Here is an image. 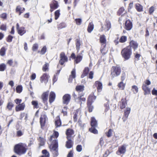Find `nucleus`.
Masks as SVG:
<instances>
[{
    "mask_svg": "<svg viewBox=\"0 0 157 157\" xmlns=\"http://www.w3.org/2000/svg\"><path fill=\"white\" fill-rule=\"evenodd\" d=\"M27 149V146L26 144L20 143L14 145L13 151L17 155H21L25 154L26 153Z\"/></svg>",
    "mask_w": 157,
    "mask_h": 157,
    "instance_id": "obj_1",
    "label": "nucleus"
},
{
    "mask_svg": "<svg viewBox=\"0 0 157 157\" xmlns=\"http://www.w3.org/2000/svg\"><path fill=\"white\" fill-rule=\"evenodd\" d=\"M49 147L53 156H57L58 155V144L57 140H53L52 143L49 145Z\"/></svg>",
    "mask_w": 157,
    "mask_h": 157,
    "instance_id": "obj_2",
    "label": "nucleus"
},
{
    "mask_svg": "<svg viewBox=\"0 0 157 157\" xmlns=\"http://www.w3.org/2000/svg\"><path fill=\"white\" fill-rule=\"evenodd\" d=\"M39 122L41 129H44L48 122V118L45 113L43 112L41 114Z\"/></svg>",
    "mask_w": 157,
    "mask_h": 157,
    "instance_id": "obj_3",
    "label": "nucleus"
},
{
    "mask_svg": "<svg viewBox=\"0 0 157 157\" xmlns=\"http://www.w3.org/2000/svg\"><path fill=\"white\" fill-rule=\"evenodd\" d=\"M121 72V67L118 65L113 66L110 70V75L112 78L117 77L120 75Z\"/></svg>",
    "mask_w": 157,
    "mask_h": 157,
    "instance_id": "obj_4",
    "label": "nucleus"
},
{
    "mask_svg": "<svg viewBox=\"0 0 157 157\" xmlns=\"http://www.w3.org/2000/svg\"><path fill=\"white\" fill-rule=\"evenodd\" d=\"M151 83V82L148 80H146L143 84L142 86V89L144 91V95L150 94V89L148 87V85H150Z\"/></svg>",
    "mask_w": 157,
    "mask_h": 157,
    "instance_id": "obj_5",
    "label": "nucleus"
},
{
    "mask_svg": "<svg viewBox=\"0 0 157 157\" xmlns=\"http://www.w3.org/2000/svg\"><path fill=\"white\" fill-rule=\"evenodd\" d=\"M59 64L61 65H63L65 62L68 61V57L63 52L60 53L59 55Z\"/></svg>",
    "mask_w": 157,
    "mask_h": 157,
    "instance_id": "obj_6",
    "label": "nucleus"
},
{
    "mask_svg": "<svg viewBox=\"0 0 157 157\" xmlns=\"http://www.w3.org/2000/svg\"><path fill=\"white\" fill-rule=\"evenodd\" d=\"M82 56L81 55H78L76 57L75 54L72 53L71 55L70 58L73 59H74V63L76 64H78L80 63L82 60Z\"/></svg>",
    "mask_w": 157,
    "mask_h": 157,
    "instance_id": "obj_7",
    "label": "nucleus"
},
{
    "mask_svg": "<svg viewBox=\"0 0 157 157\" xmlns=\"http://www.w3.org/2000/svg\"><path fill=\"white\" fill-rule=\"evenodd\" d=\"M49 6L50 7V11L51 12H52L59 6L58 2L55 0H52Z\"/></svg>",
    "mask_w": 157,
    "mask_h": 157,
    "instance_id": "obj_8",
    "label": "nucleus"
},
{
    "mask_svg": "<svg viewBox=\"0 0 157 157\" xmlns=\"http://www.w3.org/2000/svg\"><path fill=\"white\" fill-rule=\"evenodd\" d=\"M16 26L17 33L20 36H22L26 33L25 28L23 26L20 27L18 23L17 24Z\"/></svg>",
    "mask_w": 157,
    "mask_h": 157,
    "instance_id": "obj_9",
    "label": "nucleus"
},
{
    "mask_svg": "<svg viewBox=\"0 0 157 157\" xmlns=\"http://www.w3.org/2000/svg\"><path fill=\"white\" fill-rule=\"evenodd\" d=\"M49 91L47 90L45 92L42 94L41 95V98L42 100L43 103L46 105H48V99L49 95Z\"/></svg>",
    "mask_w": 157,
    "mask_h": 157,
    "instance_id": "obj_10",
    "label": "nucleus"
},
{
    "mask_svg": "<svg viewBox=\"0 0 157 157\" xmlns=\"http://www.w3.org/2000/svg\"><path fill=\"white\" fill-rule=\"evenodd\" d=\"M67 139H73L74 136V131L72 129L68 128L67 129L66 132Z\"/></svg>",
    "mask_w": 157,
    "mask_h": 157,
    "instance_id": "obj_11",
    "label": "nucleus"
},
{
    "mask_svg": "<svg viewBox=\"0 0 157 157\" xmlns=\"http://www.w3.org/2000/svg\"><path fill=\"white\" fill-rule=\"evenodd\" d=\"M71 99V96L68 94H66L63 97L62 101L64 104L67 105L70 102Z\"/></svg>",
    "mask_w": 157,
    "mask_h": 157,
    "instance_id": "obj_12",
    "label": "nucleus"
},
{
    "mask_svg": "<svg viewBox=\"0 0 157 157\" xmlns=\"http://www.w3.org/2000/svg\"><path fill=\"white\" fill-rule=\"evenodd\" d=\"M126 146L123 145L120 146L118 148V150L116 152V154L118 155L124 154L126 151Z\"/></svg>",
    "mask_w": 157,
    "mask_h": 157,
    "instance_id": "obj_13",
    "label": "nucleus"
},
{
    "mask_svg": "<svg viewBox=\"0 0 157 157\" xmlns=\"http://www.w3.org/2000/svg\"><path fill=\"white\" fill-rule=\"evenodd\" d=\"M96 98L94 93L90 94L87 98L86 103L92 104L96 99Z\"/></svg>",
    "mask_w": 157,
    "mask_h": 157,
    "instance_id": "obj_14",
    "label": "nucleus"
},
{
    "mask_svg": "<svg viewBox=\"0 0 157 157\" xmlns=\"http://www.w3.org/2000/svg\"><path fill=\"white\" fill-rule=\"evenodd\" d=\"M49 77V76L48 74L44 73L40 77V81L41 82L47 83L48 82Z\"/></svg>",
    "mask_w": 157,
    "mask_h": 157,
    "instance_id": "obj_15",
    "label": "nucleus"
},
{
    "mask_svg": "<svg viewBox=\"0 0 157 157\" xmlns=\"http://www.w3.org/2000/svg\"><path fill=\"white\" fill-rule=\"evenodd\" d=\"M67 140L66 142L65 147L67 149L72 147L73 144V139H67Z\"/></svg>",
    "mask_w": 157,
    "mask_h": 157,
    "instance_id": "obj_16",
    "label": "nucleus"
},
{
    "mask_svg": "<svg viewBox=\"0 0 157 157\" xmlns=\"http://www.w3.org/2000/svg\"><path fill=\"white\" fill-rule=\"evenodd\" d=\"M127 38L126 36H123L121 37L119 40H118L119 37H117V39L114 40V42L116 45L118 44L119 42L121 43L124 42L127 40Z\"/></svg>",
    "mask_w": 157,
    "mask_h": 157,
    "instance_id": "obj_17",
    "label": "nucleus"
},
{
    "mask_svg": "<svg viewBox=\"0 0 157 157\" xmlns=\"http://www.w3.org/2000/svg\"><path fill=\"white\" fill-rule=\"evenodd\" d=\"M25 11V8L22 7L20 5H18L17 6L15 9L16 13L18 14L19 15H21L22 13H23Z\"/></svg>",
    "mask_w": 157,
    "mask_h": 157,
    "instance_id": "obj_18",
    "label": "nucleus"
},
{
    "mask_svg": "<svg viewBox=\"0 0 157 157\" xmlns=\"http://www.w3.org/2000/svg\"><path fill=\"white\" fill-rule=\"evenodd\" d=\"M56 95L53 91H51L49 94V102L50 104L53 102L55 100Z\"/></svg>",
    "mask_w": 157,
    "mask_h": 157,
    "instance_id": "obj_19",
    "label": "nucleus"
},
{
    "mask_svg": "<svg viewBox=\"0 0 157 157\" xmlns=\"http://www.w3.org/2000/svg\"><path fill=\"white\" fill-rule=\"evenodd\" d=\"M25 107V104L24 102L19 104L15 107V111L18 112L23 110Z\"/></svg>",
    "mask_w": 157,
    "mask_h": 157,
    "instance_id": "obj_20",
    "label": "nucleus"
},
{
    "mask_svg": "<svg viewBox=\"0 0 157 157\" xmlns=\"http://www.w3.org/2000/svg\"><path fill=\"white\" fill-rule=\"evenodd\" d=\"M94 84L97 87L98 91V92H101L103 88L102 83L99 81H97L95 82Z\"/></svg>",
    "mask_w": 157,
    "mask_h": 157,
    "instance_id": "obj_21",
    "label": "nucleus"
},
{
    "mask_svg": "<svg viewBox=\"0 0 157 157\" xmlns=\"http://www.w3.org/2000/svg\"><path fill=\"white\" fill-rule=\"evenodd\" d=\"M121 54L125 60L128 59V47H126L122 50Z\"/></svg>",
    "mask_w": 157,
    "mask_h": 157,
    "instance_id": "obj_22",
    "label": "nucleus"
},
{
    "mask_svg": "<svg viewBox=\"0 0 157 157\" xmlns=\"http://www.w3.org/2000/svg\"><path fill=\"white\" fill-rule=\"evenodd\" d=\"M55 121V124L56 128L60 127L61 126L62 122L59 116H58L56 117Z\"/></svg>",
    "mask_w": 157,
    "mask_h": 157,
    "instance_id": "obj_23",
    "label": "nucleus"
},
{
    "mask_svg": "<svg viewBox=\"0 0 157 157\" xmlns=\"http://www.w3.org/2000/svg\"><path fill=\"white\" fill-rule=\"evenodd\" d=\"M80 111L78 109L74 111L73 113V114L74 115L73 117V121L74 122H75L77 121L78 117V116L80 115Z\"/></svg>",
    "mask_w": 157,
    "mask_h": 157,
    "instance_id": "obj_24",
    "label": "nucleus"
},
{
    "mask_svg": "<svg viewBox=\"0 0 157 157\" xmlns=\"http://www.w3.org/2000/svg\"><path fill=\"white\" fill-rule=\"evenodd\" d=\"M85 94L84 93H82L79 94L77 98V100L78 102L81 104L82 102H85L86 101V98L83 97Z\"/></svg>",
    "mask_w": 157,
    "mask_h": 157,
    "instance_id": "obj_25",
    "label": "nucleus"
},
{
    "mask_svg": "<svg viewBox=\"0 0 157 157\" xmlns=\"http://www.w3.org/2000/svg\"><path fill=\"white\" fill-rule=\"evenodd\" d=\"M76 77V72L75 69H73L71 71V75H70L68 78V82H71L73 79L75 78Z\"/></svg>",
    "mask_w": 157,
    "mask_h": 157,
    "instance_id": "obj_26",
    "label": "nucleus"
},
{
    "mask_svg": "<svg viewBox=\"0 0 157 157\" xmlns=\"http://www.w3.org/2000/svg\"><path fill=\"white\" fill-rule=\"evenodd\" d=\"M99 41L101 45L106 44V40L105 36L103 34L100 36Z\"/></svg>",
    "mask_w": 157,
    "mask_h": 157,
    "instance_id": "obj_27",
    "label": "nucleus"
},
{
    "mask_svg": "<svg viewBox=\"0 0 157 157\" xmlns=\"http://www.w3.org/2000/svg\"><path fill=\"white\" fill-rule=\"evenodd\" d=\"M127 104V102L126 98L122 99L120 103V107L121 108L123 109L125 108Z\"/></svg>",
    "mask_w": 157,
    "mask_h": 157,
    "instance_id": "obj_28",
    "label": "nucleus"
},
{
    "mask_svg": "<svg viewBox=\"0 0 157 157\" xmlns=\"http://www.w3.org/2000/svg\"><path fill=\"white\" fill-rule=\"evenodd\" d=\"M89 70V67H85L83 71L82 74L81 76V78H83L84 77L87 76L88 74Z\"/></svg>",
    "mask_w": 157,
    "mask_h": 157,
    "instance_id": "obj_29",
    "label": "nucleus"
},
{
    "mask_svg": "<svg viewBox=\"0 0 157 157\" xmlns=\"http://www.w3.org/2000/svg\"><path fill=\"white\" fill-rule=\"evenodd\" d=\"M90 125L91 127H97L98 126L97 121L94 117H92L91 118Z\"/></svg>",
    "mask_w": 157,
    "mask_h": 157,
    "instance_id": "obj_30",
    "label": "nucleus"
},
{
    "mask_svg": "<svg viewBox=\"0 0 157 157\" xmlns=\"http://www.w3.org/2000/svg\"><path fill=\"white\" fill-rule=\"evenodd\" d=\"M106 46V44L101 46L100 51L102 55H105L107 52V50L105 48Z\"/></svg>",
    "mask_w": 157,
    "mask_h": 157,
    "instance_id": "obj_31",
    "label": "nucleus"
},
{
    "mask_svg": "<svg viewBox=\"0 0 157 157\" xmlns=\"http://www.w3.org/2000/svg\"><path fill=\"white\" fill-rule=\"evenodd\" d=\"M37 140L39 142V145L40 147L43 146L45 144V140L44 138L40 136L38 138Z\"/></svg>",
    "mask_w": 157,
    "mask_h": 157,
    "instance_id": "obj_32",
    "label": "nucleus"
},
{
    "mask_svg": "<svg viewBox=\"0 0 157 157\" xmlns=\"http://www.w3.org/2000/svg\"><path fill=\"white\" fill-rule=\"evenodd\" d=\"M94 27V25L93 22H90L88 24L87 27V30L89 33H91L93 30Z\"/></svg>",
    "mask_w": 157,
    "mask_h": 157,
    "instance_id": "obj_33",
    "label": "nucleus"
},
{
    "mask_svg": "<svg viewBox=\"0 0 157 157\" xmlns=\"http://www.w3.org/2000/svg\"><path fill=\"white\" fill-rule=\"evenodd\" d=\"M76 47L77 50L78 51H79L80 48V46L81 45L80 40L79 39H77L75 40Z\"/></svg>",
    "mask_w": 157,
    "mask_h": 157,
    "instance_id": "obj_34",
    "label": "nucleus"
},
{
    "mask_svg": "<svg viewBox=\"0 0 157 157\" xmlns=\"http://www.w3.org/2000/svg\"><path fill=\"white\" fill-rule=\"evenodd\" d=\"M59 136V133L57 131H54V132L52 136H51L50 138V140H52L53 138L56 139Z\"/></svg>",
    "mask_w": 157,
    "mask_h": 157,
    "instance_id": "obj_35",
    "label": "nucleus"
},
{
    "mask_svg": "<svg viewBox=\"0 0 157 157\" xmlns=\"http://www.w3.org/2000/svg\"><path fill=\"white\" fill-rule=\"evenodd\" d=\"M49 64L48 63H46L43 66L42 70L44 72L48 71L49 70Z\"/></svg>",
    "mask_w": 157,
    "mask_h": 157,
    "instance_id": "obj_36",
    "label": "nucleus"
},
{
    "mask_svg": "<svg viewBox=\"0 0 157 157\" xmlns=\"http://www.w3.org/2000/svg\"><path fill=\"white\" fill-rule=\"evenodd\" d=\"M84 86L83 85H78L76 86L75 88V90L78 92H82L83 91L84 89Z\"/></svg>",
    "mask_w": 157,
    "mask_h": 157,
    "instance_id": "obj_37",
    "label": "nucleus"
},
{
    "mask_svg": "<svg viewBox=\"0 0 157 157\" xmlns=\"http://www.w3.org/2000/svg\"><path fill=\"white\" fill-rule=\"evenodd\" d=\"M87 108L89 113L92 112L94 108V107L92 105V104L86 103Z\"/></svg>",
    "mask_w": 157,
    "mask_h": 157,
    "instance_id": "obj_38",
    "label": "nucleus"
},
{
    "mask_svg": "<svg viewBox=\"0 0 157 157\" xmlns=\"http://www.w3.org/2000/svg\"><path fill=\"white\" fill-rule=\"evenodd\" d=\"M135 7L138 12H141L143 11V6L139 3H136L135 5Z\"/></svg>",
    "mask_w": 157,
    "mask_h": 157,
    "instance_id": "obj_39",
    "label": "nucleus"
},
{
    "mask_svg": "<svg viewBox=\"0 0 157 157\" xmlns=\"http://www.w3.org/2000/svg\"><path fill=\"white\" fill-rule=\"evenodd\" d=\"M96 127H91L89 129V131L91 133L94 134H96L98 133V130L96 128Z\"/></svg>",
    "mask_w": 157,
    "mask_h": 157,
    "instance_id": "obj_40",
    "label": "nucleus"
},
{
    "mask_svg": "<svg viewBox=\"0 0 157 157\" xmlns=\"http://www.w3.org/2000/svg\"><path fill=\"white\" fill-rule=\"evenodd\" d=\"M14 106L13 103L11 102H8L6 108L9 111L12 110Z\"/></svg>",
    "mask_w": 157,
    "mask_h": 157,
    "instance_id": "obj_41",
    "label": "nucleus"
},
{
    "mask_svg": "<svg viewBox=\"0 0 157 157\" xmlns=\"http://www.w3.org/2000/svg\"><path fill=\"white\" fill-rule=\"evenodd\" d=\"M129 46L130 47H132L134 49H135L137 48L138 47V44L136 42L133 41H132L130 42Z\"/></svg>",
    "mask_w": 157,
    "mask_h": 157,
    "instance_id": "obj_42",
    "label": "nucleus"
},
{
    "mask_svg": "<svg viewBox=\"0 0 157 157\" xmlns=\"http://www.w3.org/2000/svg\"><path fill=\"white\" fill-rule=\"evenodd\" d=\"M31 104L33 105L34 109H37L39 107L38 103L37 101L33 100L31 102Z\"/></svg>",
    "mask_w": 157,
    "mask_h": 157,
    "instance_id": "obj_43",
    "label": "nucleus"
},
{
    "mask_svg": "<svg viewBox=\"0 0 157 157\" xmlns=\"http://www.w3.org/2000/svg\"><path fill=\"white\" fill-rule=\"evenodd\" d=\"M105 26L106 28V31H108L111 28V24L110 22L109 21H105Z\"/></svg>",
    "mask_w": 157,
    "mask_h": 157,
    "instance_id": "obj_44",
    "label": "nucleus"
},
{
    "mask_svg": "<svg viewBox=\"0 0 157 157\" xmlns=\"http://www.w3.org/2000/svg\"><path fill=\"white\" fill-rule=\"evenodd\" d=\"M16 90L17 93H20L22 91L23 87L21 85H18L17 86L16 88Z\"/></svg>",
    "mask_w": 157,
    "mask_h": 157,
    "instance_id": "obj_45",
    "label": "nucleus"
},
{
    "mask_svg": "<svg viewBox=\"0 0 157 157\" xmlns=\"http://www.w3.org/2000/svg\"><path fill=\"white\" fill-rule=\"evenodd\" d=\"M47 51V48L46 46H44L40 51H38V53H40L41 55H44Z\"/></svg>",
    "mask_w": 157,
    "mask_h": 157,
    "instance_id": "obj_46",
    "label": "nucleus"
},
{
    "mask_svg": "<svg viewBox=\"0 0 157 157\" xmlns=\"http://www.w3.org/2000/svg\"><path fill=\"white\" fill-rule=\"evenodd\" d=\"M60 10H58L55 11L54 13L55 19L56 20H57L60 15Z\"/></svg>",
    "mask_w": 157,
    "mask_h": 157,
    "instance_id": "obj_47",
    "label": "nucleus"
},
{
    "mask_svg": "<svg viewBox=\"0 0 157 157\" xmlns=\"http://www.w3.org/2000/svg\"><path fill=\"white\" fill-rule=\"evenodd\" d=\"M66 27V24L64 22L60 23L57 25V29L58 30H59L65 28Z\"/></svg>",
    "mask_w": 157,
    "mask_h": 157,
    "instance_id": "obj_48",
    "label": "nucleus"
},
{
    "mask_svg": "<svg viewBox=\"0 0 157 157\" xmlns=\"http://www.w3.org/2000/svg\"><path fill=\"white\" fill-rule=\"evenodd\" d=\"M6 65L4 63H2L0 64V71H3L6 69Z\"/></svg>",
    "mask_w": 157,
    "mask_h": 157,
    "instance_id": "obj_49",
    "label": "nucleus"
},
{
    "mask_svg": "<svg viewBox=\"0 0 157 157\" xmlns=\"http://www.w3.org/2000/svg\"><path fill=\"white\" fill-rule=\"evenodd\" d=\"M128 118V109H126L124 113L123 117H122V120L124 121H126Z\"/></svg>",
    "mask_w": 157,
    "mask_h": 157,
    "instance_id": "obj_50",
    "label": "nucleus"
},
{
    "mask_svg": "<svg viewBox=\"0 0 157 157\" xmlns=\"http://www.w3.org/2000/svg\"><path fill=\"white\" fill-rule=\"evenodd\" d=\"M42 153L44 157H49V153L46 150L44 149L42 151Z\"/></svg>",
    "mask_w": 157,
    "mask_h": 157,
    "instance_id": "obj_51",
    "label": "nucleus"
},
{
    "mask_svg": "<svg viewBox=\"0 0 157 157\" xmlns=\"http://www.w3.org/2000/svg\"><path fill=\"white\" fill-rule=\"evenodd\" d=\"M6 49L4 47H2L0 50V55L2 56H4L6 54Z\"/></svg>",
    "mask_w": 157,
    "mask_h": 157,
    "instance_id": "obj_52",
    "label": "nucleus"
},
{
    "mask_svg": "<svg viewBox=\"0 0 157 157\" xmlns=\"http://www.w3.org/2000/svg\"><path fill=\"white\" fill-rule=\"evenodd\" d=\"M117 86L120 90H123L124 88L125 84H124L122 82H121L118 84Z\"/></svg>",
    "mask_w": 157,
    "mask_h": 157,
    "instance_id": "obj_53",
    "label": "nucleus"
},
{
    "mask_svg": "<svg viewBox=\"0 0 157 157\" xmlns=\"http://www.w3.org/2000/svg\"><path fill=\"white\" fill-rule=\"evenodd\" d=\"M76 24L78 25H80L82 23V19L81 18H76L75 20Z\"/></svg>",
    "mask_w": 157,
    "mask_h": 157,
    "instance_id": "obj_54",
    "label": "nucleus"
},
{
    "mask_svg": "<svg viewBox=\"0 0 157 157\" xmlns=\"http://www.w3.org/2000/svg\"><path fill=\"white\" fill-rule=\"evenodd\" d=\"M124 9L123 7H121L117 12V15L120 16L124 12Z\"/></svg>",
    "mask_w": 157,
    "mask_h": 157,
    "instance_id": "obj_55",
    "label": "nucleus"
},
{
    "mask_svg": "<svg viewBox=\"0 0 157 157\" xmlns=\"http://www.w3.org/2000/svg\"><path fill=\"white\" fill-rule=\"evenodd\" d=\"M23 134V132L21 130H18L16 132V136L17 137L21 136Z\"/></svg>",
    "mask_w": 157,
    "mask_h": 157,
    "instance_id": "obj_56",
    "label": "nucleus"
},
{
    "mask_svg": "<svg viewBox=\"0 0 157 157\" xmlns=\"http://www.w3.org/2000/svg\"><path fill=\"white\" fill-rule=\"evenodd\" d=\"M112 132H113V130L111 129H109V130L108 131L105 133V134H106V136L108 137H109L112 136Z\"/></svg>",
    "mask_w": 157,
    "mask_h": 157,
    "instance_id": "obj_57",
    "label": "nucleus"
},
{
    "mask_svg": "<svg viewBox=\"0 0 157 157\" xmlns=\"http://www.w3.org/2000/svg\"><path fill=\"white\" fill-rule=\"evenodd\" d=\"M132 90L134 93H137L138 91V87L135 85L132 86Z\"/></svg>",
    "mask_w": 157,
    "mask_h": 157,
    "instance_id": "obj_58",
    "label": "nucleus"
},
{
    "mask_svg": "<svg viewBox=\"0 0 157 157\" xmlns=\"http://www.w3.org/2000/svg\"><path fill=\"white\" fill-rule=\"evenodd\" d=\"M76 149L78 152H80L82 150V146L81 145H78L77 146Z\"/></svg>",
    "mask_w": 157,
    "mask_h": 157,
    "instance_id": "obj_59",
    "label": "nucleus"
},
{
    "mask_svg": "<svg viewBox=\"0 0 157 157\" xmlns=\"http://www.w3.org/2000/svg\"><path fill=\"white\" fill-rule=\"evenodd\" d=\"M38 47V44H33L32 49L33 51H35L37 50Z\"/></svg>",
    "mask_w": 157,
    "mask_h": 157,
    "instance_id": "obj_60",
    "label": "nucleus"
},
{
    "mask_svg": "<svg viewBox=\"0 0 157 157\" xmlns=\"http://www.w3.org/2000/svg\"><path fill=\"white\" fill-rule=\"evenodd\" d=\"M7 27L5 24H2L1 25L0 29L2 31H6V30Z\"/></svg>",
    "mask_w": 157,
    "mask_h": 157,
    "instance_id": "obj_61",
    "label": "nucleus"
},
{
    "mask_svg": "<svg viewBox=\"0 0 157 157\" xmlns=\"http://www.w3.org/2000/svg\"><path fill=\"white\" fill-rule=\"evenodd\" d=\"M13 37L11 35H9L7 37L6 40L7 42H12Z\"/></svg>",
    "mask_w": 157,
    "mask_h": 157,
    "instance_id": "obj_62",
    "label": "nucleus"
},
{
    "mask_svg": "<svg viewBox=\"0 0 157 157\" xmlns=\"http://www.w3.org/2000/svg\"><path fill=\"white\" fill-rule=\"evenodd\" d=\"M7 15L6 13H3L0 15V17L3 20L6 19L7 18Z\"/></svg>",
    "mask_w": 157,
    "mask_h": 157,
    "instance_id": "obj_63",
    "label": "nucleus"
},
{
    "mask_svg": "<svg viewBox=\"0 0 157 157\" xmlns=\"http://www.w3.org/2000/svg\"><path fill=\"white\" fill-rule=\"evenodd\" d=\"M74 154V151L73 150L70 151L68 152L67 157H73Z\"/></svg>",
    "mask_w": 157,
    "mask_h": 157,
    "instance_id": "obj_64",
    "label": "nucleus"
}]
</instances>
